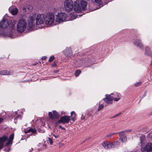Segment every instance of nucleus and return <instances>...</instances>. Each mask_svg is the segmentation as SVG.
Returning a JSON list of instances; mask_svg holds the SVG:
<instances>
[{"label": "nucleus", "instance_id": "nucleus-16", "mask_svg": "<svg viewBox=\"0 0 152 152\" xmlns=\"http://www.w3.org/2000/svg\"><path fill=\"white\" fill-rule=\"evenodd\" d=\"M56 19H66L67 18V16L65 13L61 12L58 13L56 15Z\"/></svg>", "mask_w": 152, "mask_h": 152}, {"label": "nucleus", "instance_id": "nucleus-22", "mask_svg": "<svg viewBox=\"0 0 152 152\" xmlns=\"http://www.w3.org/2000/svg\"><path fill=\"white\" fill-rule=\"evenodd\" d=\"M145 54L146 56H151V53L150 48L148 47H147L145 48Z\"/></svg>", "mask_w": 152, "mask_h": 152}, {"label": "nucleus", "instance_id": "nucleus-29", "mask_svg": "<svg viewBox=\"0 0 152 152\" xmlns=\"http://www.w3.org/2000/svg\"><path fill=\"white\" fill-rule=\"evenodd\" d=\"M66 21V20H56V22L57 23H61L64 22Z\"/></svg>", "mask_w": 152, "mask_h": 152}, {"label": "nucleus", "instance_id": "nucleus-20", "mask_svg": "<svg viewBox=\"0 0 152 152\" xmlns=\"http://www.w3.org/2000/svg\"><path fill=\"white\" fill-rule=\"evenodd\" d=\"M113 97H114V99L115 101H118L121 99V95L120 93H117L114 94V96Z\"/></svg>", "mask_w": 152, "mask_h": 152}, {"label": "nucleus", "instance_id": "nucleus-31", "mask_svg": "<svg viewBox=\"0 0 152 152\" xmlns=\"http://www.w3.org/2000/svg\"><path fill=\"white\" fill-rule=\"evenodd\" d=\"M104 107V105L103 104H100L98 107V111H99L102 109Z\"/></svg>", "mask_w": 152, "mask_h": 152}, {"label": "nucleus", "instance_id": "nucleus-10", "mask_svg": "<svg viewBox=\"0 0 152 152\" xmlns=\"http://www.w3.org/2000/svg\"><path fill=\"white\" fill-rule=\"evenodd\" d=\"M133 43L134 45L137 48H139L140 49L143 50V46L140 39H134L133 40Z\"/></svg>", "mask_w": 152, "mask_h": 152}, {"label": "nucleus", "instance_id": "nucleus-46", "mask_svg": "<svg viewBox=\"0 0 152 152\" xmlns=\"http://www.w3.org/2000/svg\"><path fill=\"white\" fill-rule=\"evenodd\" d=\"M61 129H64V130L65 129V128H64V127H61Z\"/></svg>", "mask_w": 152, "mask_h": 152}, {"label": "nucleus", "instance_id": "nucleus-17", "mask_svg": "<svg viewBox=\"0 0 152 152\" xmlns=\"http://www.w3.org/2000/svg\"><path fill=\"white\" fill-rule=\"evenodd\" d=\"M8 138L7 136H5L0 138V150L3 147L4 143Z\"/></svg>", "mask_w": 152, "mask_h": 152}, {"label": "nucleus", "instance_id": "nucleus-41", "mask_svg": "<svg viewBox=\"0 0 152 152\" xmlns=\"http://www.w3.org/2000/svg\"><path fill=\"white\" fill-rule=\"evenodd\" d=\"M114 145V147L115 145H119V143L118 142H114V143H113Z\"/></svg>", "mask_w": 152, "mask_h": 152}, {"label": "nucleus", "instance_id": "nucleus-5", "mask_svg": "<svg viewBox=\"0 0 152 152\" xmlns=\"http://www.w3.org/2000/svg\"><path fill=\"white\" fill-rule=\"evenodd\" d=\"M35 20H28L27 21V28L29 31H31L37 29V26L36 25Z\"/></svg>", "mask_w": 152, "mask_h": 152}, {"label": "nucleus", "instance_id": "nucleus-42", "mask_svg": "<svg viewBox=\"0 0 152 152\" xmlns=\"http://www.w3.org/2000/svg\"><path fill=\"white\" fill-rule=\"evenodd\" d=\"M53 135L54 137L56 138H58L59 137L58 135L56 134H53Z\"/></svg>", "mask_w": 152, "mask_h": 152}, {"label": "nucleus", "instance_id": "nucleus-25", "mask_svg": "<svg viewBox=\"0 0 152 152\" xmlns=\"http://www.w3.org/2000/svg\"><path fill=\"white\" fill-rule=\"evenodd\" d=\"M30 132H31L32 133H35L36 132V130L35 129L30 128L28 130L26 131L25 132L26 133H27Z\"/></svg>", "mask_w": 152, "mask_h": 152}, {"label": "nucleus", "instance_id": "nucleus-30", "mask_svg": "<svg viewBox=\"0 0 152 152\" xmlns=\"http://www.w3.org/2000/svg\"><path fill=\"white\" fill-rule=\"evenodd\" d=\"M81 71L80 70H77L75 73V75L76 77L78 76L81 73Z\"/></svg>", "mask_w": 152, "mask_h": 152}, {"label": "nucleus", "instance_id": "nucleus-50", "mask_svg": "<svg viewBox=\"0 0 152 152\" xmlns=\"http://www.w3.org/2000/svg\"><path fill=\"white\" fill-rule=\"evenodd\" d=\"M31 150H33V148H31Z\"/></svg>", "mask_w": 152, "mask_h": 152}, {"label": "nucleus", "instance_id": "nucleus-45", "mask_svg": "<svg viewBox=\"0 0 152 152\" xmlns=\"http://www.w3.org/2000/svg\"><path fill=\"white\" fill-rule=\"evenodd\" d=\"M18 117H20V115H18V116L16 117L15 118L16 119H17V118H18Z\"/></svg>", "mask_w": 152, "mask_h": 152}, {"label": "nucleus", "instance_id": "nucleus-44", "mask_svg": "<svg viewBox=\"0 0 152 152\" xmlns=\"http://www.w3.org/2000/svg\"><path fill=\"white\" fill-rule=\"evenodd\" d=\"M46 58V57L45 56L42 57V59H45Z\"/></svg>", "mask_w": 152, "mask_h": 152}, {"label": "nucleus", "instance_id": "nucleus-36", "mask_svg": "<svg viewBox=\"0 0 152 152\" xmlns=\"http://www.w3.org/2000/svg\"><path fill=\"white\" fill-rule=\"evenodd\" d=\"M142 84V82H138L136 83H135L134 85V86H135L136 87H138L140 86V85H141Z\"/></svg>", "mask_w": 152, "mask_h": 152}, {"label": "nucleus", "instance_id": "nucleus-53", "mask_svg": "<svg viewBox=\"0 0 152 152\" xmlns=\"http://www.w3.org/2000/svg\"><path fill=\"white\" fill-rule=\"evenodd\" d=\"M80 62V61H78V62L79 63Z\"/></svg>", "mask_w": 152, "mask_h": 152}, {"label": "nucleus", "instance_id": "nucleus-28", "mask_svg": "<svg viewBox=\"0 0 152 152\" xmlns=\"http://www.w3.org/2000/svg\"><path fill=\"white\" fill-rule=\"evenodd\" d=\"M53 113L54 117L55 116L56 118H57L59 116V115L58 114V113L55 110L53 111Z\"/></svg>", "mask_w": 152, "mask_h": 152}, {"label": "nucleus", "instance_id": "nucleus-24", "mask_svg": "<svg viewBox=\"0 0 152 152\" xmlns=\"http://www.w3.org/2000/svg\"><path fill=\"white\" fill-rule=\"evenodd\" d=\"M1 75H11L12 73L6 70H2L1 71Z\"/></svg>", "mask_w": 152, "mask_h": 152}, {"label": "nucleus", "instance_id": "nucleus-4", "mask_svg": "<svg viewBox=\"0 0 152 152\" xmlns=\"http://www.w3.org/2000/svg\"><path fill=\"white\" fill-rule=\"evenodd\" d=\"M27 23L24 20H19L17 26V30L18 32H23L26 28Z\"/></svg>", "mask_w": 152, "mask_h": 152}, {"label": "nucleus", "instance_id": "nucleus-51", "mask_svg": "<svg viewBox=\"0 0 152 152\" xmlns=\"http://www.w3.org/2000/svg\"><path fill=\"white\" fill-rule=\"evenodd\" d=\"M1 75V71H0V75Z\"/></svg>", "mask_w": 152, "mask_h": 152}, {"label": "nucleus", "instance_id": "nucleus-32", "mask_svg": "<svg viewBox=\"0 0 152 152\" xmlns=\"http://www.w3.org/2000/svg\"><path fill=\"white\" fill-rule=\"evenodd\" d=\"M92 2H95L98 4H101V0H92Z\"/></svg>", "mask_w": 152, "mask_h": 152}, {"label": "nucleus", "instance_id": "nucleus-33", "mask_svg": "<svg viewBox=\"0 0 152 152\" xmlns=\"http://www.w3.org/2000/svg\"><path fill=\"white\" fill-rule=\"evenodd\" d=\"M48 115L49 116V117L51 118H53L54 117V116L52 113L51 112H49L48 113Z\"/></svg>", "mask_w": 152, "mask_h": 152}, {"label": "nucleus", "instance_id": "nucleus-13", "mask_svg": "<svg viewBox=\"0 0 152 152\" xmlns=\"http://www.w3.org/2000/svg\"><path fill=\"white\" fill-rule=\"evenodd\" d=\"M45 15L43 14H38L37 15L35 13L31 14L29 16L30 19H42L44 18Z\"/></svg>", "mask_w": 152, "mask_h": 152}, {"label": "nucleus", "instance_id": "nucleus-6", "mask_svg": "<svg viewBox=\"0 0 152 152\" xmlns=\"http://www.w3.org/2000/svg\"><path fill=\"white\" fill-rule=\"evenodd\" d=\"M73 3L71 0H66L64 3L65 10L68 12L71 11L73 9Z\"/></svg>", "mask_w": 152, "mask_h": 152}, {"label": "nucleus", "instance_id": "nucleus-2", "mask_svg": "<svg viewBox=\"0 0 152 152\" xmlns=\"http://www.w3.org/2000/svg\"><path fill=\"white\" fill-rule=\"evenodd\" d=\"M87 5V3L85 1H81L80 4L78 0H76L74 2V10L77 12H80L82 10H86Z\"/></svg>", "mask_w": 152, "mask_h": 152}, {"label": "nucleus", "instance_id": "nucleus-39", "mask_svg": "<svg viewBox=\"0 0 152 152\" xmlns=\"http://www.w3.org/2000/svg\"><path fill=\"white\" fill-rule=\"evenodd\" d=\"M48 140H49V142L51 145L53 144V142L52 140V139L51 138H48Z\"/></svg>", "mask_w": 152, "mask_h": 152}, {"label": "nucleus", "instance_id": "nucleus-9", "mask_svg": "<svg viewBox=\"0 0 152 152\" xmlns=\"http://www.w3.org/2000/svg\"><path fill=\"white\" fill-rule=\"evenodd\" d=\"M141 151L142 152H152V143H147L144 147L141 148Z\"/></svg>", "mask_w": 152, "mask_h": 152}, {"label": "nucleus", "instance_id": "nucleus-34", "mask_svg": "<svg viewBox=\"0 0 152 152\" xmlns=\"http://www.w3.org/2000/svg\"><path fill=\"white\" fill-rule=\"evenodd\" d=\"M14 134L13 133L11 134L10 136L9 140H13L14 139Z\"/></svg>", "mask_w": 152, "mask_h": 152}, {"label": "nucleus", "instance_id": "nucleus-52", "mask_svg": "<svg viewBox=\"0 0 152 152\" xmlns=\"http://www.w3.org/2000/svg\"><path fill=\"white\" fill-rule=\"evenodd\" d=\"M151 114L152 115V111L151 112Z\"/></svg>", "mask_w": 152, "mask_h": 152}, {"label": "nucleus", "instance_id": "nucleus-7", "mask_svg": "<svg viewBox=\"0 0 152 152\" xmlns=\"http://www.w3.org/2000/svg\"><path fill=\"white\" fill-rule=\"evenodd\" d=\"M132 131V130L130 129L126 130L121 132L117 133L116 134H118L120 140L122 142H125L127 140L126 136L123 134L130 132Z\"/></svg>", "mask_w": 152, "mask_h": 152}, {"label": "nucleus", "instance_id": "nucleus-21", "mask_svg": "<svg viewBox=\"0 0 152 152\" xmlns=\"http://www.w3.org/2000/svg\"><path fill=\"white\" fill-rule=\"evenodd\" d=\"M46 148V145L43 144L39 143L37 145V149L39 151L42 150V149L45 148Z\"/></svg>", "mask_w": 152, "mask_h": 152}, {"label": "nucleus", "instance_id": "nucleus-37", "mask_svg": "<svg viewBox=\"0 0 152 152\" xmlns=\"http://www.w3.org/2000/svg\"><path fill=\"white\" fill-rule=\"evenodd\" d=\"M12 140L9 139L8 142L7 143V145L12 144Z\"/></svg>", "mask_w": 152, "mask_h": 152}, {"label": "nucleus", "instance_id": "nucleus-19", "mask_svg": "<svg viewBox=\"0 0 152 152\" xmlns=\"http://www.w3.org/2000/svg\"><path fill=\"white\" fill-rule=\"evenodd\" d=\"M140 145L141 146V149L144 147V145L145 143V137L144 136H142L140 138Z\"/></svg>", "mask_w": 152, "mask_h": 152}, {"label": "nucleus", "instance_id": "nucleus-12", "mask_svg": "<svg viewBox=\"0 0 152 152\" xmlns=\"http://www.w3.org/2000/svg\"><path fill=\"white\" fill-rule=\"evenodd\" d=\"M102 145L105 149H110L114 148L113 143L108 141H104L102 143Z\"/></svg>", "mask_w": 152, "mask_h": 152}, {"label": "nucleus", "instance_id": "nucleus-8", "mask_svg": "<svg viewBox=\"0 0 152 152\" xmlns=\"http://www.w3.org/2000/svg\"><path fill=\"white\" fill-rule=\"evenodd\" d=\"M32 10L33 7L32 6L28 4L25 5L23 9V15L26 18V15L31 12Z\"/></svg>", "mask_w": 152, "mask_h": 152}, {"label": "nucleus", "instance_id": "nucleus-48", "mask_svg": "<svg viewBox=\"0 0 152 152\" xmlns=\"http://www.w3.org/2000/svg\"><path fill=\"white\" fill-rule=\"evenodd\" d=\"M59 128H61V127H62L61 126V125H60L59 126Z\"/></svg>", "mask_w": 152, "mask_h": 152}, {"label": "nucleus", "instance_id": "nucleus-23", "mask_svg": "<svg viewBox=\"0 0 152 152\" xmlns=\"http://www.w3.org/2000/svg\"><path fill=\"white\" fill-rule=\"evenodd\" d=\"M18 12V10L17 8H14L12 9L10 11L11 14L13 15H16Z\"/></svg>", "mask_w": 152, "mask_h": 152}, {"label": "nucleus", "instance_id": "nucleus-49", "mask_svg": "<svg viewBox=\"0 0 152 152\" xmlns=\"http://www.w3.org/2000/svg\"><path fill=\"white\" fill-rule=\"evenodd\" d=\"M83 65V64H80V66H81V65Z\"/></svg>", "mask_w": 152, "mask_h": 152}, {"label": "nucleus", "instance_id": "nucleus-26", "mask_svg": "<svg viewBox=\"0 0 152 152\" xmlns=\"http://www.w3.org/2000/svg\"><path fill=\"white\" fill-rule=\"evenodd\" d=\"M71 19H76L77 18V15L76 13H72L70 15Z\"/></svg>", "mask_w": 152, "mask_h": 152}, {"label": "nucleus", "instance_id": "nucleus-14", "mask_svg": "<svg viewBox=\"0 0 152 152\" xmlns=\"http://www.w3.org/2000/svg\"><path fill=\"white\" fill-rule=\"evenodd\" d=\"M64 54L66 57H70L73 56L72 50L71 48H67L64 51Z\"/></svg>", "mask_w": 152, "mask_h": 152}, {"label": "nucleus", "instance_id": "nucleus-47", "mask_svg": "<svg viewBox=\"0 0 152 152\" xmlns=\"http://www.w3.org/2000/svg\"><path fill=\"white\" fill-rule=\"evenodd\" d=\"M28 151V152H31V150L30 149H29Z\"/></svg>", "mask_w": 152, "mask_h": 152}, {"label": "nucleus", "instance_id": "nucleus-15", "mask_svg": "<svg viewBox=\"0 0 152 152\" xmlns=\"http://www.w3.org/2000/svg\"><path fill=\"white\" fill-rule=\"evenodd\" d=\"M70 119L68 116H64L61 117L60 119L61 123L64 124L65 123H68Z\"/></svg>", "mask_w": 152, "mask_h": 152}, {"label": "nucleus", "instance_id": "nucleus-18", "mask_svg": "<svg viewBox=\"0 0 152 152\" xmlns=\"http://www.w3.org/2000/svg\"><path fill=\"white\" fill-rule=\"evenodd\" d=\"M55 16L53 13L51 12L48 13L46 14L45 17H44V18L42 19H54Z\"/></svg>", "mask_w": 152, "mask_h": 152}, {"label": "nucleus", "instance_id": "nucleus-27", "mask_svg": "<svg viewBox=\"0 0 152 152\" xmlns=\"http://www.w3.org/2000/svg\"><path fill=\"white\" fill-rule=\"evenodd\" d=\"M71 116L72 117V119L73 121H75L76 117V113L74 111H72L71 113Z\"/></svg>", "mask_w": 152, "mask_h": 152}, {"label": "nucleus", "instance_id": "nucleus-38", "mask_svg": "<svg viewBox=\"0 0 152 152\" xmlns=\"http://www.w3.org/2000/svg\"><path fill=\"white\" fill-rule=\"evenodd\" d=\"M121 114V113H119L118 114H117L114 115V116H113L112 118H115V117H116L119 116Z\"/></svg>", "mask_w": 152, "mask_h": 152}, {"label": "nucleus", "instance_id": "nucleus-1", "mask_svg": "<svg viewBox=\"0 0 152 152\" xmlns=\"http://www.w3.org/2000/svg\"><path fill=\"white\" fill-rule=\"evenodd\" d=\"M15 23V20H2L0 22V31L1 29H5L9 27L12 32L10 34L3 35L12 38L13 33L15 28L14 25Z\"/></svg>", "mask_w": 152, "mask_h": 152}, {"label": "nucleus", "instance_id": "nucleus-43", "mask_svg": "<svg viewBox=\"0 0 152 152\" xmlns=\"http://www.w3.org/2000/svg\"><path fill=\"white\" fill-rule=\"evenodd\" d=\"M3 120V119L2 118H0V123H1Z\"/></svg>", "mask_w": 152, "mask_h": 152}, {"label": "nucleus", "instance_id": "nucleus-3", "mask_svg": "<svg viewBox=\"0 0 152 152\" xmlns=\"http://www.w3.org/2000/svg\"><path fill=\"white\" fill-rule=\"evenodd\" d=\"M36 20L35 22L36 25L38 28H43L45 27V24H46L47 26H50L54 23L55 20H45L44 22L43 20Z\"/></svg>", "mask_w": 152, "mask_h": 152}, {"label": "nucleus", "instance_id": "nucleus-40", "mask_svg": "<svg viewBox=\"0 0 152 152\" xmlns=\"http://www.w3.org/2000/svg\"><path fill=\"white\" fill-rule=\"evenodd\" d=\"M60 123H61V121H60V120H58L57 122L55 123V126H57L58 124Z\"/></svg>", "mask_w": 152, "mask_h": 152}, {"label": "nucleus", "instance_id": "nucleus-35", "mask_svg": "<svg viewBox=\"0 0 152 152\" xmlns=\"http://www.w3.org/2000/svg\"><path fill=\"white\" fill-rule=\"evenodd\" d=\"M54 57L53 56H51L49 59V61L50 62H51L53 60V59H54Z\"/></svg>", "mask_w": 152, "mask_h": 152}, {"label": "nucleus", "instance_id": "nucleus-11", "mask_svg": "<svg viewBox=\"0 0 152 152\" xmlns=\"http://www.w3.org/2000/svg\"><path fill=\"white\" fill-rule=\"evenodd\" d=\"M112 94H111L110 95H106V97L103 99V100L107 103L108 104H112L114 98V97L111 96V95Z\"/></svg>", "mask_w": 152, "mask_h": 152}]
</instances>
